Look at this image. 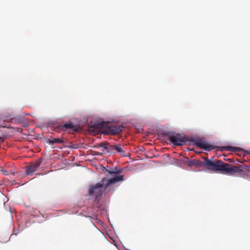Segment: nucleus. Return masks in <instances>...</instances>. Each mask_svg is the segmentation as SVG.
<instances>
[{
	"mask_svg": "<svg viewBox=\"0 0 250 250\" xmlns=\"http://www.w3.org/2000/svg\"><path fill=\"white\" fill-rule=\"evenodd\" d=\"M203 166L207 169L214 172H221L228 175L239 176L245 178L247 176V168L241 165H233L227 163L221 160L213 161L208 158H205Z\"/></svg>",
	"mask_w": 250,
	"mask_h": 250,
	"instance_id": "1",
	"label": "nucleus"
},
{
	"mask_svg": "<svg viewBox=\"0 0 250 250\" xmlns=\"http://www.w3.org/2000/svg\"><path fill=\"white\" fill-rule=\"evenodd\" d=\"M124 178V175H116L110 179L104 178L100 182L97 183L94 186L89 189L88 193L90 195H94L97 199L102 196L108 186L115 184L118 182L123 181Z\"/></svg>",
	"mask_w": 250,
	"mask_h": 250,
	"instance_id": "2",
	"label": "nucleus"
},
{
	"mask_svg": "<svg viewBox=\"0 0 250 250\" xmlns=\"http://www.w3.org/2000/svg\"><path fill=\"white\" fill-rule=\"evenodd\" d=\"M99 128L103 129V133L105 134L112 135L120 133L124 128L121 125H112L108 122H102L99 124Z\"/></svg>",
	"mask_w": 250,
	"mask_h": 250,
	"instance_id": "3",
	"label": "nucleus"
},
{
	"mask_svg": "<svg viewBox=\"0 0 250 250\" xmlns=\"http://www.w3.org/2000/svg\"><path fill=\"white\" fill-rule=\"evenodd\" d=\"M167 139L175 146H183L184 143L188 141V139L185 135L180 133H167L164 134Z\"/></svg>",
	"mask_w": 250,
	"mask_h": 250,
	"instance_id": "4",
	"label": "nucleus"
},
{
	"mask_svg": "<svg viewBox=\"0 0 250 250\" xmlns=\"http://www.w3.org/2000/svg\"><path fill=\"white\" fill-rule=\"evenodd\" d=\"M42 164L41 160H38L35 163L27 167L26 169V174L27 175L32 174L36 171Z\"/></svg>",
	"mask_w": 250,
	"mask_h": 250,
	"instance_id": "5",
	"label": "nucleus"
},
{
	"mask_svg": "<svg viewBox=\"0 0 250 250\" xmlns=\"http://www.w3.org/2000/svg\"><path fill=\"white\" fill-rule=\"evenodd\" d=\"M195 145L201 148H203L207 151H210L214 149V147L207 142L202 140H196L195 141Z\"/></svg>",
	"mask_w": 250,
	"mask_h": 250,
	"instance_id": "6",
	"label": "nucleus"
},
{
	"mask_svg": "<svg viewBox=\"0 0 250 250\" xmlns=\"http://www.w3.org/2000/svg\"><path fill=\"white\" fill-rule=\"evenodd\" d=\"M109 153H118L121 156H125V152L120 145H111Z\"/></svg>",
	"mask_w": 250,
	"mask_h": 250,
	"instance_id": "7",
	"label": "nucleus"
},
{
	"mask_svg": "<svg viewBox=\"0 0 250 250\" xmlns=\"http://www.w3.org/2000/svg\"><path fill=\"white\" fill-rule=\"evenodd\" d=\"M187 165L189 167L203 166V162H201L198 160L193 159L191 160H188L187 162Z\"/></svg>",
	"mask_w": 250,
	"mask_h": 250,
	"instance_id": "8",
	"label": "nucleus"
},
{
	"mask_svg": "<svg viewBox=\"0 0 250 250\" xmlns=\"http://www.w3.org/2000/svg\"><path fill=\"white\" fill-rule=\"evenodd\" d=\"M62 127L65 128V129H71L75 131L78 130L77 126L73 125L70 122L68 123H65Z\"/></svg>",
	"mask_w": 250,
	"mask_h": 250,
	"instance_id": "9",
	"label": "nucleus"
},
{
	"mask_svg": "<svg viewBox=\"0 0 250 250\" xmlns=\"http://www.w3.org/2000/svg\"><path fill=\"white\" fill-rule=\"evenodd\" d=\"M47 142L50 145H52L54 144H62L64 143V140L62 138H52V139H49L47 141Z\"/></svg>",
	"mask_w": 250,
	"mask_h": 250,
	"instance_id": "10",
	"label": "nucleus"
},
{
	"mask_svg": "<svg viewBox=\"0 0 250 250\" xmlns=\"http://www.w3.org/2000/svg\"><path fill=\"white\" fill-rule=\"evenodd\" d=\"M111 145L107 142H102L99 145V147H102L106 150V152H110Z\"/></svg>",
	"mask_w": 250,
	"mask_h": 250,
	"instance_id": "11",
	"label": "nucleus"
},
{
	"mask_svg": "<svg viewBox=\"0 0 250 250\" xmlns=\"http://www.w3.org/2000/svg\"><path fill=\"white\" fill-rule=\"evenodd\" d=\"M107 171H108V172L109 173V174H119L121 172H122V170L120 169L119 170H117V168H115V169H113V170H107Z\"/></svg>",
	"mask_w": 250,
	"mask_h": 250,
	"instance_id": "12",
	"label": "nucleus"
},
{
	"mask_svg": "<svg viewBox=\"0 0 250 250\" xmlns=\"http://www.w3.org/2000/svg\"><path fill=\"white\" fill-rule=\"evenodd\" d=\"M225 149H226V150H227L228 151H231L234 152V151H236V149H237V148L233 147V146H228L225 147Z\"/></svg>",
	"mask_w": 250,
	"mask_h": 250,
	"instance_id": "13",
	"label": "nucleus"
},
{
	"mask_svg": "<svg viewBox=\"0 0 250 250\" xmlns=\"http://www.w3.org/2000/svg\"><path fill=\"white\" fill-rule=\"evenodd\" d=\"M2 173L4 175H9V174H13V173L10 172H8V171H7L6 170H2L1 171Z\"/></svg>",
	"mask_w": 250,
	"mask_h": 250,
	"instance_id": "14",
	"label": "nucleus"
},
{
	"mask_svg": "<svg viewBox=\"0 0 250 250\" xmlns=\"http://www.w3.org/2000/svg\"><path fill=\"white\" fill-rule=\"evenodd\" d=\"M61 127V126H59L58 127L56 128V131H59V129Z\"/></svg>",
	"mask_w": 250,
	"mask_h": 250,
	"instance_id": "15",
	"label": "nucleus"
}]
</instances>
